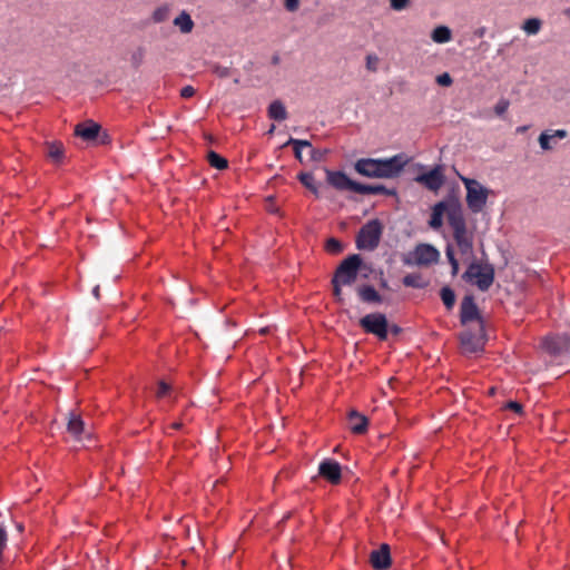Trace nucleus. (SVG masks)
<instances>
[{
	"label": "nucleus",
	"instance_id": "f704fd0d",
	"mask_svg": "<svg viewBox=\"0 0 570 570\" xmlns=\"http://www.w3.org/2000/svg\"><path fill=\"white\" fill-rule=\"evenodd\" d=\"M145 59V49L142 47L137 48L130 56V62L132 67L139 68Z\"/></svg>",
	"mask_w": 570,
	"mask_h": 570
},
{
	"label": "nucleus",
	"instance_id": "393cba45",
	"mask_svg": "<svg viewBox=\"0 0 570 570\" xmlns=\"http://www.w3.org/2000/svg\"><path fill=\"white\" fill-rule=\"evenodd\" d=\"M67 431L76 438H78L82 433L83 422L79 415H77L72 412L69 413Z\"/></svg>",
	"mask_w": 570,
	"mask_h": 570
},
{
	"label": "nucleus",
	"instance_id": "f03ea898",
	"mask_svg": "<svg viewBox=\"0 0 570 570\" xmlns=\"http://www.w3.org/2000/svg\"><path fill=\"white\" fill-rule=\"evenodd\" d=\"M448 222L453 230V238L462 255H472L473 237L468 233L465 218L461 206H451L448 212Z\"/></svg>",
	"mask_w": 570,
	"mask_h": 570
},
{
	"label": "nucleus",
	"instance_id": "8fccbe9b",
	"mask_svg": "<svg viewBox=\"0 0 570 570\" xmlns=\"http://www.w3.org/2000/svg\"><path fill=\"white\" fill-rule=\"evenodd\" d=\"M389 331H391L394 335H397L401 333L402 330L400 326L394 324L392 326H389Z\"/></svg>",
	"mask_w": 570,
	"mask_h": 570
},
{
	"label": "nucleus",
	"instance_id": "9d476101",
	"mask_svg": "<svg viewBox=\"0 0 570 570\" xmlns=\"http://www.w3.org/2000/svg\"><path fill=\"white\" fill-rule=\"evenodd\" d=\"M415 180L426 187L429 190H439L445 180L441 166H436L428 173L419 175Z\"/></svg>",
	"mask_w": 570,
	"mask_h": 570
},
{
	"label": "nucleus",
	"instance_id": "f257e3e1",
	"mask_svg": "<svg viewBox=\"0 0 570 570\" xmlns=\"http://www.w3.org/2000/svg\"><path fill=\"white\" fill-rule=\"evenodd\" d=\"M404 165L402 156L396 155L386 159L362 158L355 163L354 168L360 175L368 178H394L399 176Z\"/></svg>",
	"mask_w": 570,
	"mask_h": 570
},
{
	"label": "nucleus",
	"instance_id": "423d86ee",
	"mask_svg": "<svg viewBox=\"0 0 570 570\" xmlns=\"http://www.w3.org/2000/svg\"><path fill=\"white\" fill-rule=\"evenodd\" d=\"M463 277L474 282L480 291L485 292L494 282V267L489 263L482 264L473 262L469 265Z\"/></svg>",
	"mask_w": 570,
	"mask_h": 570
},
{
	"label": "nucleus",
	"instance_id": "5fc2aeb1",
	"mask_svg": "<svg viewBox=\"0 0 570 570\" xmlns=\"http://www.w3.org/2000/svg\"><path fill=\"white\" fill-rule=\"evenodd\" d=\"M180 426H181V423H180V422H175V423H173V424L170 425V428H171V429H175V430L180 429Z\"/></svg>",
	"mask_w": 570,
	"mask_h": 570
},
{
	"label": "nucleus",
	"instance_id": "58836bf2",
	"mask_svg": "<svg viewBox=\"0 0 570 570\" xmlns=\"http://www.w3.org/2000/svg\"><path fill=\"white\" fill-rule=\"evenodd\" d=\"M379 65V58L375 55H367L366 56V68L370 71H376Z\"/></svg>",
	"mask_w": 570,
	"mask_h": 570
},
{
	"label": "nucleus",
	"instance_id": "4d7b16f0",
	"mask_svg": "<svg viewBox=\"0 0 570 570\" xmlns=\"http://www.w3.org/2000/svg\"><path fill=\"white\" fill-rule=\"evenodd\" d=\"M274 129H275V126L273 125V126L271 127V129L268 130V134H273Z\"/></svg>",
	"mask_w": 570,
	"mask_h": 570
},
{
	"label": "nucleus",
	"instance_id": "37998d69",
	"mask_svg": "<svg viewBox=\"0 0 570 570\" xmlns=\"http://www.w3.org/2000/svg\"><path fill=\"white\" fill-rule=\"evenodd\" d=\"M214 73L219 78H226L230 75L229 68L224 66H215Z\"/></svg>",
	"mask_w": 570,
	"mask_h": 570
},
{
	"label": "nucleus",
	"instance_id": "cd10ccee",
	"mask_svg": "<svg viewBox=\"0 0 570 570\" xmlns=\"http://www.w3.org/2000/svg\"><path fill=\"white\" fill-rule=\"evenodd\" d=\"M403 284L406 287L424 288L428 283L423 281L422 276L417 273H411L403 277Z\"/></svg>",
	"mask_w": 570,
	"mask_h": 570
},
{
	"label": "nucleus",
	"instance_id": "2eb2a0df",
	"mask_svg": "<svg viewBox=\"0 0 570 570\" xmlns=\"http://www.w3.org/2000/svg\"><path fill=\"white\" fill-rule=\"evenodd\" d=\"M451 206H460L458 203L439 202L432 208L429 225L433 229H439L443 224V215L449 212Z\"/></svg>",
	"mask_w": 570,
	"mask_h": 570
},
{
	"label": "nucleus",
	"instance_id": "6e6d98bb",
	"mask_svg": "<svg viewBox=\"0 0 570 570\" xmlns=\"http://www.w3.org/2000/svg\"><path fill=\"white\" fill-rule=\"evenodd\" d=\"M381 286H382L383 288H386V287H387V282H386L385 279H383V281L381 282Z\"/></svg>",
	"mask_w": 570,
	"mask_h": 570
},
{
	"label": "nucleus",
	"instance_id": "603ef678",
	"mask_svg": "<svg viewBox=\"0 0 570 570\" xmlns=\"http://www.w3.org/2000/svg\"><path fill=\"white\" fill-rule=\"evenodd\" d=\"M272 63L273 65H278L279 63V56L278 55H274L272 57Z\"/></svg>",
	"mask_w": 570,
	"mask_h": 570
},
{
	"label": "nucleus",
	"instance_id": "412c9836",
	"mask_svg": "<svg viewBox=\"0 0 570 570\" xmlns=\"http://www.w3.org/2000/svg\"><path fill=\"white\" fill-rule=\"evenodd\" d=\"M174 26L177 27L181 33H190L195 27V23L189 13L181 11L173 21Z\"/></svg>",
	"mask_w": 570,
	"mask_h": 570
},
{
	"label": "nucleus",
	"instance_id": "864d4df0",
	"mask_svg": "<svg viewBox=\"0 0 570 570\" xmlns=\"http://www.w3.org/2000/svg\"><path fill=\"white\" fill-rule=\"evenodd\" d=\"M92 293H94V295H95V297H96V298H99V295H100V293H99V286H96V287L94 288Z\"/></svg>",
	"mask_w": 570,
	"mask_h": 570
},
{
	"label": "nucleus",
	"instance_id": "4c0bfd02",
	"mask_svg": "<svg viewBox=\"0 0 570 570\" xmlns=\"http://www.w3.org/2000/svg\"><path fill=\"white\" fill-rule=\"evenodd\" d=\"M436 82H438V85H440V86H442V87H449V86H451V85H452L453 79H452V77L450 76V73H448V72H443V73H441V75H439V76L436 77Z\"/></svg>",
	"mask_w": 570,
	"mask_h": 570
},
{
	"label": "nucleus",
	"instance_id": "2f4dec72",
	"mask_svg": "<svg viewBox=\"0 0 570 570\" xmlns=\"http://www.w3.org/2000/svg\"><path fill=\"white\" fill-rule=\"evenodd\" d=\"M522 29L528 33V35H537L540 29H541V20L538 19V18H530V19H527L523 23V27Z\"/></svg>",
	"mask_w": 570,
	"mask_h": 570
},
{
	"label": "nucleus",
	"instance_id": "72a5a7b5",
	"mask_svg": "<svg viewBox=\"0 0 570 570\" xmlns=\"http://www.w3.org/2000/svg\"><path fill=\"white\" fill-rule=\"evenodd\" d=\"M325 248L330 254L336 255V254H340L343 252L344 246H343L342 242L332 237V238L327 239Z\"/></svg>",
	"mask_w": 570,
	"mask_h": 570
},
{
	"label": "nucleus",
	"instance_id": "bb28decb",
	"mask_svg": "<svg viewBox=\"0 0 570 570\" xmlns=\"http://www.w3.org/2000/svg\"><path fill=\"white\" fill-rule=\"evenodd\" d=\"M289 145L293 146L296 159H298L299 161H303L302 148L311 147V142L308 140L296 139V138L291 137L287 140V142L284 144V146H289Z\"/></svg>",
	"mask_w": 570,
	"mask_h": 570
},
{
	"label": "nucleus",
	"instance_id": "7ed1b4c3",
	"mask_svg": "<svg viewBox=\"0 0 570 570\" xmlns=\"http://www.w3.org/2000/svg\"><path fill=\"white\" fill-rule=\"evenodd\" d=\"M384 226L377 218L371 219L365 223L358 230L355 244L356 248L360 250H368L372 252L377 248L382 235H383Z\"/></svg>",
	"mask_w": 570,
	"mask_h": 570
},
{
	"label": "nucleus",
	"instance_id": "a19ab883",
	"mask_svg": "<svg viewBox=\"0 0 570 570\" xmlns=\"http://www.w3.org/2000/svg\"><path fill=\"white\" fill-rule=\"evenodd\" d=\"M342 286H345V285L341 284V283H336L335 278H332L333 295L338 302L342 301Z\"/></svg>",
	"mask_w": 570,
	"mask_h": 570
},
{
	"label": "nucleus",
	"instance_id": "a18cd8bd",
	"mask_svg": "<svg viewBox=\"0 0 570 570\" xmlns=\"http://www.w3.org/2000/svg\"><path fill=\"white\" fill-rule=\"evenodd\" d=\"M196 90L194 87L191 86H185L181 90H180V96L183 98H190L195 95Z\"/></svg>",
	"mask_w": 570,
	"mask_h": 570
},
{
	"label": "nucleus",
	"instance_id": "6ab92c4d",
	"mask_svg": "<svg viewBox=\"0 0 570 570\" xmlns=\"http://www.w3.org/2000/svg\"><path fill=\"white\" fill-rule=\"evenodd\" d=\"M356 292H357L360 299L364 303L381 304L383 302V297L371 285L358 286Z\"/></svg>",
	"mask_w": 570,
	"mask_h": 570
},
{
	"label": "nucleus",
	"instance_id": "5701e85b",
	"mask_svg": "<svg viewBox=\"0 0 570 570\" xmlns=\"http://www.w3.org/2000/svg\"><path fill=\"white\" fill-rule=\"evenodd\" d=\"M268 117L277 121L285 120L287 118V111L283 102L279 100L273 101L268 107Z\"/></svg>",
	"mask_w": 570,
	"mask_h": 570
},
{
	"label": "nucleus",
	"instance_id": "79ce46f5",
	"mask_svg": "<svg viewBox=\"0 0 570 570\" xmlns=\"http://www.w3.org/2000/svg\"><path fill=\"white\" fill-rule=\"evenodd\" d=\"M284 7L288 12H295L299 8V0H284Z\"/></svg>",
	"mask_w": 570,
	"mask_h": 570
},
{
	"label": "nucleus",
	"instance_id": "3c124183",
	"mask_svg": "<svg viewBox=\"0 0 570 570\" xmlns=\"http://www.w3.org/2000/svg\"><path fill=\"white\" fill-rule=\"evenodd\" d=\"M529 129V126H520L517 128V132L522 134Z\"/></svg>",
	"mask_w": 570,
	"mask_h": 570
},
{
	"label": "nucleus",
	"instance_id": "20e7f679",
	"mask_svg": "<svg viewBox=\"0 0 570 570\" xmlns=\"http://www.w3.org/2000/svg\"><path fill=\"white\" fill-rule=\"evenodd\" d=\"M460 179L466 189L465 200L469 209L474 214L481 213L487 205L491 190L476 179L464 176H460Z\"/></svg>",
	"mask_w": 570,
	"mask_h": 570
},
{
	"label": "nucleus",
	"instance_id": "c756f323",
	"mask_svg": "<svg viewBox=\"0 0 570 570\" xmlns=\"http://www.w3.org/2000/svg\"><path fill=\"white\" fill-rule=\"evenodd\" d=\"M170 10H171V8L169 4L159 6L153 12V16H151L153 21L156 23H160V22L168 20L169 16H170Z\"/></svg>",
	"mask_w": 570,
	"mask_h": 570
},
{
	"label": "nucleus",
	"instance_id": "09e8293b",
	"mask_svg": "<svg viewBox=\"0 0 570 570\" xmlns=\"http://www.w3.org/2000/svg\"><path fill=\"white\" fill-rule=\"evenodd\" d=\"M450 265L452 268V275L455 276L459 272V262L458 261L452 262Z\"/></svg>",
	"mask_w": 570,
	"mask_h": 570
},
{
	"label": "nucleus",
	"instance_id": "7c9ffc66",
	"mask_svg": "<svg viewBox=\"0 0 570 570\" xmlns=\"http://www.w3.org/2000/svg\"><path fill=\"white\" fill-rule=\"evenodd\" d=\"M441 299L448 309H452L455 304V293L449 286L442 287L440 292Z\"/></svg>",
	"mask_w": 570,
	"mask_h": 570
},
{
	"label": "nucleus",
	"instance_id": "1a4fd4ad",
	"mask_svg": "<svg viewBox=\"0 0 570 570\" xmlns=\"http://www.w3.org/2000/svg\"><path fill=\"white\" fill-rule=\"evenodd\" d=\"M542 348L552 356H560L568 352L570 346V337L562 335H548L542 340Z\"/></svg>",
	"mask_w": 570,
	"mask_h": 570
},
{
	"label": "nucleus",
	"instance_id": "aec40b11",
	"mask_svg": "<svg viewBox=\"0 0 570 570\" xmlns=\"http://www.w3.org/2000/svg\"><path fill=\"white\" fill-rule=\"evenodd\" d=\"M568 136L567 130L564 129H557L553 130L552 134H549V131H543L539 136V145L543 150H551L553 148L551 140L552 139H563Z\"/></svg>",
	"mask_w": 570,
	"mask_h": 570
},
{
	"label": "nucleus",
	"instance_id": "e433bc0d",
	"mask_svg": "<svg viewBox=\"0 0 570 570\" xmlns=\"http://www.w3.org/2000/svg\"><path fill=\"white\" fill-rule=\"evenodd\" d=\"M509 106H510L509 100H507V99H503V98H502V99H500V100L498 101V104L495 105V107H494V112H495L498 116H502V115H504V114L507 112V110H508Z\"/></svg>",
	"mask_w": 570,
	"mask_h": 570
},
{
	"label": "nucleus",
	"instance_id": "0eeeda50",
	"mask_svg": "<svg viewBox=\"0 0 570 570\" xmlns=\"http://www.w3.org/2000/svg\"><path fill=\"white\" fill-rule=\"evenodd\" d=\"M439 250L430 244H419L404 258V264L409 266H429L439 261Z\"/></svg>",
	"mask_w": 570,
	"mask_h": 570
},
{
	"label": "nucleus",
	"instance_id": "c9c22d12",
	"mask_svg": "<svg viewBox=\"0 0 570 570\" xmlns=\"http://www.w3.org/2000/svg\"><path fill=\"white\" fill-rule=\"evenodd\" d=\"M171 387L168 383L165 381L158 382V386L156 390V397L157 399H164L170 394Z\"/></svg>",
	"mask_w": 570,
	"mask_h": 570
},
{
	"label": "nucleus",
	"instance_id": "39448f33",
	"mask_svg": "<svg viewBox=\"0 0 570 570\" xmlns=\"http://www.w3.org/2000/svg\"><path fill=\"white\" fill-rule=\"evenodd\" d=\"M363 268H366V266L363 264L361 255L352 254L341 262L333 278H335L336 283L352 285Z\"/></svg>",
	"mask_w": 570,
	"mask_h": 570
},
{
	"label": "nucleus",
	"instance_id": "de8ad7c7",
	"mask_svg": "<svg viewBox=\"0 0 570 570\" xmlns=\"http://www.w3.org/2000/svg\"><path fill=\"white\" fill-rule=\"evenodd\" d=\"M309 148V155H311V159L313 160H317L320 159V153L318 150L314 149L312 146L308 147Z\"/></svg>",
	"mask_w": 570,
	"mask_h": 570
},
{
	"label": "nucleus",
	"instance_id": "ddd939ff",
	"mask_svg": "<svg viewBox=\"0 0 570 570\" xmlns=\"http://www.w3.org/2000/svg\"><path fill=\"white\" fill-rule=\"evenodd\" d=\"M370 563L375 570H385L391 566L390 546L381 544L377 550H373L370 554Z\"/></svg>",
	"mask_w": 570,
	"mask_h": 570
},
{
	"label": "nucleus",
	"instance_id": "6e6552de",
	"mask_svg": "<svg viewBox=\"0 0 570 570\" xmlns=\"http://www.w3.org/2000/svg\"><path fill=\"white\" fill-rule=\"evenodd\" d=\"M358 324L365 333L375 335L381 341H385L387 338L389 322L384 314H367L360 320Z\"/></svg>",
	"mask_w": 570,
	"mask_h": 570
},
{
	"label": "nucleus",
	"instance_id": "9b49d317",
	"mask_svg": "<svg viewBox=\"0 0 570 570\" xmlns=\"http://www.w3.org/2000/svg\"><path fill=\"white\" fill-rule=\"evenodd\" d=\"M318 474L332 484H338L342 480L341 464L333 459H325L318 465Z\"/></svg>",
	"mask_w": 570,
	"mask_h": 570
},
{
	"label": "nucleus",
	"instance_id": "4468645a",
	"mask_svg": "<svg viewBox=\"0 0 570 570\" xmlns=\"http://www.w3.org/2000/svg\"><path fill=\"white\" fill-rule=\"evenodd\" d=\"M460 320L462 324L480 320V312L473 296L466 295L463 297L460 307Z\"/></svg>",
	"mask_w": 570,
	"mask_h": 570
},
{
	"label": "nucleus",
	"instance_id": "ea45409f",
	"mask_svg": "<svg viewBox=\"0 0 570 570\" xmlns=\"http://www.w3.org/2000/svg\"><path fill=\"white\" fill-rule=\"evenodd\" d=\"M410 3V0H390L391 8L396 11L404 10Z\"/></svg>",
	"mask_w": 570,
	"mask_h": 570
},
{
	"label": "nucleus",
	"instance_id": "dca6fc26",
	"mask_svg": "<svg viewBox=\"0 0 570 570\" xmlns=\"http://www.w3.org/2000/svg\"><path fill=\"white\" fill-rule=\"evenodd\" d=\"M461 346L464 353H478L483 348V341L480 335L464 332L461 334Z\"/></svg>",
	"mask_w": 570,
	"mask_h": 570
},
{
	"label": "nucleus",
	"instance_id": "a211bd4d",
	"mask_svg": "<svg viewBox=\"0 0 570 570\" xmlns=\"http://www.w3.org/2000/svg\"><path fill=\"white\" fill-rule=\"evenodd\" d=\"M100 126L96 122L89 121L86 124H78L75 128V134L83 140H95L99 134Z\"/></svg>",
	"mask_w": 570,
	"mask_h": 570
},
{
	"label": "nucleus",
	"instance_id": "f8f14e48",
	"mask_svg": "<svg viewBox=\"0 0 570 570\" xmlns=\"http://www.w3.org/2000/svg\"><path fill=\"white\" fill-rule=\"evenodd\" d=\"M327 183L337 190L354 191L356 181L347 177L343 171L326 170Z\"/></svg>",
	"mask_w": 570,
	"mask_h": 570
},
{
	"label": "nucleus",
	"instance_id": "c03bdc74",
	"mask_svg": "<svg viewBox=\"0 0 570 570\" xmlns=\"http://www.w3.org/2000/svg\"><path fill=\"white\" fill-rule=\"evenodd\" d=\"M505 409L511 410L518 414L522 413V405L515 401L508 402Z\"/></svg>",
	"mask_w": 570,
	"mask_h": 570
},
{
	"label": "nucleus",
	"instance_id": "a878e982",
	"mask_svg": "<svg viewBox=\"0 0 570 570\" xmlns=\"http://www.w3.org/2000/svg\"><path fill=\"white\" fill-rule=\"evenodd\" d=\"M431 38L436 43H446L452 38V32L446 26H439L433 29Z\"/></svg>",
	"mask_w": 570,
	"mask_h": 570
},
{
	"label": "nucleus",
	"instance_id": "f3484780",
	"mask_svg": "<svg viewBox=\"0 0 570 570\" xmlns=\"http://www.w3.org/2000/svg\"><path fill=\"white\" fill-rule=\"evenodd\" d=\"M350 429L355 434H363L367 431L368 420L365 415L352 410L348 413Z\"/></svg>",
	"mask_w": 570,
	"mask_h": 570
},
{
	"label": "nucleus",
	"instance_id": "c85d7f7f",
	"mask_svg": "<svg viewBox=\"0 0 570 570\" xmlns=\"http://www.w3.org/2000/svg\"><path fill=\"white\" fill-rule=\"evenodd\" d=\"M207 160L212 167L218 170H224L228 167L227 159L213 150L207 154Z\"/></svg>",
	"mask_w": 570,
	"mask_h": 570
},
{
	"label": "nucleus",
	"instance_id": "49530a36",
	"mask_svg": "<svg viewBox=\"0 0 570 570\" xmlns=\"http://www.w3.org/2000/svg\"><path fill=\"white\" fill-rule=\"evenodd\" d=\"M445 255L448 257V261L449 263L451 264L452 262H455L458 261L454 256V252H453V248L451 246H448L446 247V250H445Z\"/></svg>",
	"mask_w": 570,
	"mask_h": 570
},
{
	"label": "nucleus",
	"instance_id": "473e14b6",
	"mask_svg": "<svg viewBox=\"0 0 570 570\" xmlns=\"http://www.w3.org/2000/svg\"><path fill=\"white\" fill-rule=\"evenodd\" d=\"M298 179L299 181L306 187L308 188L311 191H313L314 194H317V188L315 186V179H314V176L313 174L311 173H301L298 175Z\"/></svg>",
	"mask_w": 570,
	"mask_h": 570
},
{
	"label": "nucleus",
	"instance_id": "b1692460",
	"mask_svg": "<svg viewBox=\"0 0 570 570\" xmlns=\"http://www.w3.org/2000/svg\"><path fill=\"white\" fill-rule=\"evenodd\" d=\"M47 156L53 163L59 164L63 159V146L59 141H51L47 144Z\"/></svg>",
	"mask_w": 570,
	"mask_h": 570
},
{
	"label": "nucleus",
	"instance_id": "4be33fe9",
	"mask_svg": "<svg viewBox=\"0 0 570 570\" xmlns=\"http://www.w3.org/2000/svg\"><path fill=\"white\" fill-rule=\"evenodd\" d=\"M354 193L361 194V195H390L391 191H389L383 185H364L356 183Z\"/></svg>",
	"mask_w": 570,
	"mask_h": 570
}]
</instances>
